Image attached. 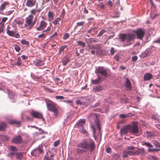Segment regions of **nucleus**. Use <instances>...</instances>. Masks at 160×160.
Instances as JSON below:
<instances>
[{"mask_svg": "<svg viewBox=\"0 0 160 160\" xmlns=\"http://www.w3.org/2000/svg\"><path fill=\"white\" fill-rule=\"evenodd\" d=\"M154 43H159L160 44V38H158V39H157L156 40L153 41V42Z\"/></svg>", "mask_w": 160, "mask_h": 160, "instance_id": "774afa93", "label": "nucleus"}, {"mask_svg": "<svg viewBox=\"0 0 160 160\" xmlns=\"http://www.w3.org/2000/svg\"><path fill=\"white\" fill-rule=\"evenodd\" d=\"M106 32V31L105 30L102 29L100 32H99L97 36L98 37L101 36L103 33L105 32Z\"/></svg>", "mask_w": 160, "mask_h": 160, "instance_id": "49530a36", "label": "nucleus"}, {"mask_svg": "<svg viewBox=\"0 0 160 160\" xmlns=\"http://www.w3.org/2000/svg\"><path fill=\"white\" fill-rule=\"evenodd\" d=\"M47 25V23L44 21H42L40 23L39 26L37 28V30L39 31L43 30Z\"/></svg>", "mask_w": 160, "mask_h": 160, "instance_id": "ddd939ff", "label": "nucleus"}, {"mask_svg": "<svg viewBox=\"0 0 160 160\" xmlns=\"http://www.w3.org/2000/svg\"><path fill=\"white\" fill-rule=\"evenodd\" d=\"M138 57L137 56H134L132 58V59L133 62H136L138 59Z\"/></svg>", "mask_w": 160, "mask_h": 160, "instance_id": "6e6d98bb", "label": "nucleus"}, {"mask_svg": "<svg viewBox=\"0 0 160 160\" xmlns=\"http://www.w3.org/2000/svg\"><path fill=\"white\" fill-rule=\"evenodd\" d=\"M8 3L6 2H4L1 5L0 8V14H2V11L5 9L6 6Z\"/></svg>", "mask_w": 160, "mask_h": 160, "instance_id": "5701e85b", "label": "nucleus"}, {"mask_svg": "<svg viewBox=\"0 0 160 160\" xmlns=\"http://www.w3.org/2000/svg\"><path fill=\"white\" fill-rule=\"evenodd\" d=\"M144 144L149 148L152 147V145L148 142H144Z\"/></svg>", "mask_w": 160, "mask_h": 160, "instance_id": "4d7b16f0", "label": "nucleus"}, {"mask_svg": "<svg viewBox=\"0 0 160 160\" xmlns=\"http://www.w3.org/2000/svg\"><path fill=\"white\" fill-rule=\"evenodd\" d=\"M14 49L17 52H19L20 50L21 49L18 46H15Z\"/></svg>", "mask_w": 160, "mask_h": 160, "instance_id": "5fc2aeb1", "label": "nucleus"}, {"mask_svg": "<svg viewBox=\"0 0 160 160\" xmlns=\"http://www.w3.org/2000/svg\"><path fill=\"white\" fill-rule=\"evenodd\" d=\"M160 151L159 149H154L152 148V147H150L148 149V151L149 152H151L152 151Z\"/></svg>", "mask_w": 160, "mask_h": 160, "instance_id": "a18cd8bd", "label": "nucleus"}, {"mask_svg": "<svg viewBox=\"0 0 160 160\" xmlns=\"http://www.w3.org/2000/svg\"><path fill=\"white\" fill-rule=\"evenodd\" d=\"M12 142L15 143H19L21 142V137L20 136H16L12 139Z\"/></svg>", "mask_w": 160, "mask_h": 160, "instance_id": "dca6fc26", "label": "nucleus"}, {"mask_svg": "<svg viewBox=\"0 0 160 160\" xmlns=\"http://www.w3.org/2000/svg\"><path fill=\"white\" fill-rule=\"evenodd\" d=\"M8 94L9 97L11 98H12L14 96V94L13 92H11L9 90H8Z\"/></svg>", "mask_w": 160, "mask_h": 160, "instance_id": "a19ab883", "label": "nucleus"}, {"mask_svg": "<svg viewBox=\"0 0 160 160\" xmlns=\"http://www.w3.org/2000/svg\"><path fill=\"white\" fill-rule=\"evenodd\" d=\"M48 16L49 18V21H51L53 19V13L52 12L49 11L48 12Z\"/></svg>", "mask_w": 160, "mask_h": 160, "instance_id": "a878e982", "label": "nucleus"}, {"mask_svg": "<svg viewBox=\"0 0 160 160\" xmlns=\"http://www.w3.org/2000/svg\"><path fill=\"white\" fill-rule=\"evenodd\" d=\"M103 88L101 85L94 86L93 87L92 90L94 92H99L103 89Z\"/></svg>", "mask_w": 160, "mask_h": 160, "instance_id": "6ab92c4d", "label": "nucleus"}, {"mask_svg": "<svg viewBox=\"0 0 160 160\" xmlns=\"http://www.w3.org/2000/svg\"><path fill=\"white\" fill-rule=\"evenodd\" d=\"M36 2V0H27L26 5L27 7H32L34 6Z\"/></svg>", "mask_w": 160, "mask_h": 160, "instance_id": "2eb2a0df", "label": "nucleus"}, {"mask_svg": "<svg viewBox=\"0 0 160 160\" xmlns=\"http://www.w3.org/2000/svg\"><path fill=\"white\" fill-rule=\"evenodd\" d=\"M8 18L7 17H3L2 19V21L1 23H2V25L3 24V27H4L5 22L8 20Z\"/></svg>", "mask_w": 160, "mask_h": 160, "instance_id": "09e8293b", "label": "nucleus"}, {"mask_svg": "<svg viewBox=\"0 0 160 160\" xmlns=\"http://www.w3.org/2000/svg\"><path fill=\"white\" fill-rule=\"evenodd\" d=\"M126 86L128 90H129L131 89V82L128 78H127L126 82Z\"/></svg>", "mask_w": 160, "mask_h": 160, "instance_id": "393cba45", "label": "nucleus"}, {"mask_svg": "<svg viewBox=\"0 0 160 160\" xmlns=\"http://www.w3.org/2000/svg\"><path fill=\"white\" fill-rule=\"evenodd\" d=\"M60 20V18H58L52 22V23L54 25H55L58 24V22Z\"/></svg>", "mask_w": 160, "mask_h": 160, "instance_id": "de8ad7c7", "label": "nucleus"}, {"mask_svg": "<svg viewBox=\"0 0 160 160\" xmlns=\"http://www.w3.org/2000/svg\"><path fill=\"white\" fill-rule=\"evenodd\" d=\"M31 14L30 15H32V17H33V15H36V16L37 15L38 17V11L36 9H32L31 11Z\"/></svg>", "mask_w": 160, "mask_h": 160, "instance_id": "c85d7f7f", "label": "nucleus"}, {"mask_svg": "<svg viewBox=\"0 0 160 160\" xmlns=\"http://www.w3.org/2000/svg\"><path fill=\"white\" fill-rule=\"evenodd\" d=\"M134 32L136 34L137 38L142 40L145 34L144 30L140 29L134 31Z\"/></svg>", "mask_w": 160, "mask_h": 160, "instance_id": "0eeeda50", "label": "nucleus"}, {"mask_svg": "<svg viewBox=\"0 0 160 160\" xmlns=\"http://www.w3.org/2000/svg\"><path fill=\"white\" fill-rule=\"evenodd\" d=\"M85 123V119H80L76 123V125L79 129V131L82 133L84 134H87V132L86 129L83 128V125Z\"/></svg>", "mask_w": 160, "mask_h": 160, "instance_id": "20e7f679", "label": "nucleus"}, {"mask_svg": "<svg viewBox=\"0 0 160 160\" xmlns=\"http://www.w3.org/2000/svg\"><path fill=\"white\" fill-rule=\"evenodd\" d=\"M83 101V105L87 106L92 102L91 97L88 96L85 97H82Z\"/></svg>", "mask_w": 160, "mask_h": 160, "instance_id": "6e6552de", "label": "nucleus"}, {"mask_svg": "<svg viewBox=\"0 0 160 160\" xmlns=\"http://www.w3.org/2000/svg\"><path fill=\"white\" fill-rule=\"evenodd\" d=\"M115 51L113 48H112L110 50V53L112 55H113Z\"/></svg>", "mask_w": 160, "mask_h": 160, "instance_id": "e2e57ef3", "label": "nucleus"}, {"mask_svg": "<svg viewBox=\"0 0 160 160\" xmlns=\"http://www.w3.org/2000/svg\"><path fill=\"white\" fill-rule=\"evenodd\" d=\"M4 28V27H3V24L2 26H0V34L3 32Z\"/></svg>", "mask_w": 160, "mask_h": 160, "instance_id": "052dcab7", "label": "nucleus"}, {"mask_svg": "<svg viewBox=\"0 0 160 160\" xmlns=\"http://www.w3.org/2000/svg\"><path fill=\"white\" fill-rule=\"evenodd\" d=\"M21 43L22 44H25L26 45H28L29 44V42L28 41H27L24 39H23L21 41Z\"/></svg>", "mask_w": 160, "mask_h": 160, "instance_id": "3c124183", "label": "nucleus"}, {"mask_svg": "<svg viewBox=\"0 0 160 160\" xmlns=\"http://www.w3.org/2000/svg\"><path fill=\"white\" fill-rule=\"evenodd\" d=\"M7 33L9 36L14 37V32L12 31H11L10 30L6 29Z\"/></svg>", "mask_w": 160, "mask_h": 160, "instance_id": "cd10ccee", "label": "nucleus"}, {"mask_svg": "<svg viewBox=\"0 0 160 160\" xmlns=\"http://www.w3.org/2000/svg\"><path fill=\"white\" fill-rule=\"evenodd\" d=\"M67 45H64L62 47L59 48V52H61L63 51H66L67 50Z\"/></svg>", "mask_w": 160, "mask_h": 160, "instance_id": "c9c22d12", "label": "nucleus"}, {"mask_svg": "<svg viewBox=\"0 0 160 160\" xmlns=\"http://www.w3.org/2000/svg\"><path fill=\"white\" fill-rule=\"evenodd\" d=\"M134 115V114L132 113H129L127 114H121L119 115V117L121 118H128Z\"/></svg>", "mask_w": 160, "mask_h": 160, "instance_id": "aec40b11", "label": "nucleus"}, {"mask_svg": "<svg viewBox=\"0 0 160 160\" xmlns=\"http://www.w3.org/2000/svg\"><path fill=\"white\" fill-rule=\"evenodd\" d=\"M42 151V149L39 146L37 148L35 149L32 151L31 153L32 155L36 157L38 156Z\"/></svg>", "mask_w": 160, "mask_h": 160, "instance_id": "f8f14e48", "label": "nucleus"}, {"mask_svg": "<svg viewBox=\"0 0 160 160\" xmlns=\"http://www.w3.org/2000/svg\"><path fill=\"white\" fill-rule=\"evenodd\" d=\"M9 152L8 153V155L11 158H12L16 153L17 149L15 147L11 146L9 148Z\"/></svg>", "mask_w": 160, "mask_h": 160, "instance_id": "1a4fd4ad", "label": "nucleus"}, {"mask_svg": "<svg viewBox=\"0 0 160 160\" xmlns=\"http://www.w3.org/2000/svg\"><path fill=\"white\" fill-rule=\"evenodd\" d=\"M15 155L17 158L21 159L22 158V154L21 152L16 153Z\"/></svg>", "mask_w": 160, "mask_h": 160, "instance_id": "79ce46f5", "label": "nucleus"}, {"mask_svg": "<svg viewBox=\"0 0 160 160\" xmlns=\"http://www.w3.org/2000/svg\"><path fill=\"white\" fill-rule=\"evenodd\" d=\"M60 141L59 140H58L57 141L54 142V145L55 147L57 146L59 144Z\"/></svg>", "mask_w": 160, "mask_h": 160, "instance_id": "13d9d810", "label": "nucleus"}, {"mask_svg": "<svg viewBox=\"0 0 160 160\" xmlns=\"http://www.w3.org/2000/svg\"><path fill=\"white\" fill-rule=\"evenodd\" d=\"M33 17L32 15H29L25 18V23L24 26L28 29L31 28L35 24L37 18V15L35 16L33 20Z\"/></svg>", "mask_w": 160, "mask_h": 160, "instance_id": "f03ea898", "label": "nucleus"}, {"mask_svg": "<svg viewBox=\"0 0 160 160\" xmlns=\"http://www.w3.org/2000/svg\"><path fill=\"white\" fill-rule=\"evenodd\" d=\"M121 102L122 103H126L128 102L129 100L127 98H123L121 100Z\"/></svg>", "mask_w": 160, "mask_h": 160, "instance_id": "4c0bfd02", "label": "nucleus"}, {"mask_svg": "<svg viewBox=\"0 0 160 160\" xmlns=\"http://www.w3.org/2000/svg\"><path fill=\"white\" fill-rule=\"evenodd\" d=\"M95 124L96 125V126L98 128L99 132L101 131V124L98 120H97L95 121Z\"/></svg>", "mask_w": 160, "mask_h": 160, "instance_id": "7c9ffc66", "label": "nucleus"}, {"mask_svg": "<svg viewBox=\"0 0 160 160\" xmlns=\"http://www.w3.org/2000/svg\"><path fill=\"white\" fill-rule=\"evenodd\" d=\"M0 138L3 141H7L8 140L9 138L7 136L2 135L1 136Z\"/></svg>", "mask_w": 160, "mask_h": 160, "instance_id": "37998d69", "label": "nucleus"}, {"mask_svg": "<svg viewBox=\"0 0 160 160\" xmlns=\"http://www.w3.org/2000/svg\"><path fill=\"white\" fill-rule=\"evenodd\" d=\"M81 148H79L77 147V151L78 153H81L83 152L84 151H85L84 150L82 149H81Z\"/></svg>", "mask_w": 160, "mask_h": 160, "instance_id": "603ef678", "label": "nucleus"}, {"mask_svg": "<svg viewBox=\"0 0 160 160\" xmlns=\"http://www.w3.org/2000/svg\"><path fill=\"white\" fill-rule=\"evenodd\" d=\"M148 55V52L147 51L144 52L142 53L140 55V57L142 58H144L147 57Z\"/></svg>", "mask_w": 160, "mask_h": 160, "instance_id": "2f4dec72", "label": "nucleus"}, {"mask_svg": "<svg viewBox=\"0 0 160 160\" xmlns=\"http://www.w3.org/2000/svg\"><path fill=\"white\" fill-rule=\"evenodd\" d=\"M127 34H121L120 35V37L122 42H124L125 39L126 40Z\"/></svg>", "mask_w": 160, "mask_h": 160, "instance_id": "473e14b6", "label": "nucleus"}, {"mask_svg": "<svg viewBox=\"0 0 160 160\" xmlns=\"http://www.w3.org/2000/svg\"><path fill=\"white\" fill-rule=\"evenodd\" d=\"M51 30V28L50 27H48L46 30L43 31L42 32L44 33V32H46L47 31H50Z\"/></svg>", "mask_w": 160, "mask_h": 160, "instance_id": "69168bd1", "label": "nucleus"}, {"mask_svg": "<svg viewBox=\"0 0 160 160\" xmlns=\"http://www.w3.org/2000/svg\"><path fill=\"white\" fill-rule=\"evenodd\" d=\"M134 37L135 35L133 34L130 33L127 34L126 40L127 42L129 43L132 40Z\"/></svg>", "mask_w": 160, "mask_h": 160, "instance_id": "a211bd4d", "label": "nucleus"}, {"mask_svg": "<svg viewBox=\"0 0 160 160\" xmlns=\"http://www.w3.org/2000/svg\"><path fill=\"white\" fill-rule=\"evenodd\" d=\"M33 62L34 64L37 67L41 66L44 64V61L43 60L38 59L34 60Z\"/></svg>", "mask_w": 160, "mask_h": 160, "instance_id": "4468645a", "label": "nucleus"}, {"mask_svg": "<svg viewBox=\"0 0 160 160\" xmlns=\"http://www.w3.org/2000/svg\"><path fill=\"white\" fill-rule=\"evenodd\" d=\"M134 153L132 151L129 150H125L123 152V157L124 158H127L129 155H134Z\"/></svg>", "mask_w": 160, "mask_h": 160, "instance_id": "f3484780", "label": "nucleus"}, {"mask_svg": "<svg viewBox=\"0 0 160 160\" xmlns=\"http://www.w3.org/2000/svg\"><path fill=\"white\" fill-rule=\"evenodd\" d=\"M152 142L153 144L156 147H158L159 149L160 148V144L158 142L155 140H153Z\"/></svg>", "mask_w": 160, "mask_h": 160, "instance_id": "58836bf2", "label": "nucleus"}, {"mask_svg": "<svg viewBox=\"0 0 160 160\" xmlns=\"http://www.w3.org/2000/svg\"><path fill=\"white\" fill-rule=\"evenodd\" d=\"M45 36V34H44V33L42 32V33L38 36V37L39 38H42Z\"/></svg>", "mask_w": 160, "mask_h": 160, "instance_id": "338daca9", "label": "nucleus"}, {"mask_svg": "<svg viewBox=\"0 0 160 160\" xmlns=\"http://www.w3.org/2000/svg\"><path fill=\"white\" fill-rule=\"evenodd\" d=\"M68 37H69L68 34L66 33L64 35L63 37V39H66L67 38H68Z\"/></svg>", "mask_w": 160, "mask_h": 160, "instance_id": "680f3d73", "label": "nucleus"}, {"mask_svg": "<svg viewBox=\"0 0 160 160\" xmlns=\"http://www.w3.org/2000/svg\"><path fill=\"white\" fill-rule=\"evenodd\" d=\"M95 72L96 73L101 74L106 77L108 75V72L106 69L102 67H97L96 69Z\"/></svg>", "mask_w": 160, "mask_h": 160, "instance_id": "423d86ee", "label": "nucleus"}, {"mask_svg": "<svg viewBox=\"0 0 160 160\" xmlns=\"http://www.w3.org/2000/svg\"><path fill=\"white\" fill-rule=\"evenodd\" d=\"M83 101L81 97L80 98V100H77L76 101V103L77 104L83 105Z\"/></svg>", "mask_w": 160, "mask_h": 160, "instance_id": "e433bc0d", "label": "nucleus"}, {"mask_svg": "<svg viewBox=\"0 0 160 160\" xmlns=\"http://www.w3.org/2000/svg\"><path fill=\"white\" fill-rule=\"evenodd\" d=\"M55 98L57 99L62 100L64 99V98L62 96H56L55 97Z\"/></svg>", "mask_w": 160, "mask_h": 160, "instance_id": "864d4df0", "label": "nucleus"}, {"mask_svg": "<svg viewBox=\"0 0 160 160\" xmlns=\"http://www.w3.org/2000/svg\"><path fill=\"white\" fill-rule=\"evenodd\" d=\"M6 127V123L4 122H2L0 124V130H4Z\"/></svg>", "mask_w": 160, "mask_h": 160, "instance_id": "c756f323", "label": "nucleus"}, {"mask_svg": "<svg viewBox=\"0 0 160 160\" xmlns=\"http://www.w3.org/2000/svg\"><path fill=\"white\" fill-rule=\"evenodd\" d=\"M130 127L129 132L132 134H136L138 132V123L136 121H133L129 124Z\"/></svg>", "mask_w": 160, "mask_h": 160, "instance_id": "39448f33", "label": "nucleus"}, {"mask_svg": "<svg viewBox=\"0 0 160 160\" xmlns=\"http://www.w3.org/2000/svg\"><path fill=\"white\" fill-rule=\"evenodd\" d=\"M77 43L79 45L82 47H84L86 46L85 43L84 42H83L81 41H78Z\"/></svg>", "mask_w": 160, "mask_h": 160, "instance_id": "c03bdc74", "label": "nucleus"}, {"mask_svg": "<svg viewBox=\"0 0 160 160\" xmlns=\"http://www.w3.org/2000/svg\"><path fill=\"white\" fill-rule=\"evenodd\" d=\"M147 136L148 138H150L153 136V133L152 132H147Z\"/></svg>", "mask_w": 160, "mask_h": 160, "instance_id": "8fccbe9b", "label": "nucleus"}, {"mask_svg": "<svg viewBox=\"0 0 160 160\" xmlns=\"http://www.w3.org/2000/svg\"><path fill=\"white\" fill-rule=\"evenodd\" d=\"M101 78L100 77H98L97 79L95 80H91V82L92 83L94 84H99L101 82Z\"/></svg>", "mask_w": 160, "mask_h": 160, "instance_id": "b1692460", "label": "nucleus"}, {"mask_svg": "<svg viewBox=\"0 0 160 160\" xmlns=\"http://www.w3.org/2000/svg\"><path fill=\"white\" fill-rule=\"evenodd\" d=\"M152 77V75L150 73H146L143 77L144 80L148 81L151 79Z\"/></svg>", "mask_w": 160, "mask_h": 160, "instance_id": "412c9836", "label": "nucleus"}, {"mask_svg": "<svg viewBox=\"0 0 160 160\" xmlns=\"http://www.w3.org/2000/svg\"><path fill=\"white\" fill-rule=\"evenodd\" d=\"M31 114L34 118L39 119L42 118L43 120L44 119L43 118L42 114L39 112L33 111L31 113Z\"/></svg>", "mask_w": 160, "mask_h": 160, "instance_id": "9b49d317", "label": "nucleus"}, {"mask_svg": "<svg viewBox=\"0 0 160 160\" xmlns=\"http://www.w3.org/2000/svg\"><path fill=\"white\" fill-rule=\"evenodd\" d=\"M69 61V58H66L62 62V65L64 66L66 65Z\"/></svg>", "mask_w": 160, "mask_h": 160, "instance_id": "ea45409f", "label": "nucleus"}, {"mask_svg": "<svg viewBox=\"0 0 160 160\" xmlns=\"http://www.w3.org/2000/svg\"><path fill=\"white\" fill-rule=\"evenodd\" d=\"M47 107L48 109L54 113V115H58L57 110L55 103L52 101L47 100L46 101Z\"/></svg>", "mask_w": 160, "mask_h": 160, "instance_id": "7ed1b4c3", "label": "nucleus"}, {"mask_svg": "<svg viewBox=\"0 0 160 160\" xmlns=\"http://www.w3.org/2000/svg\"><path fill=\"white\" fill-rule=\"evenodd\" d=\"M144 152V151L143 149L142 148L138 150L135 152V153L138 154L142 155L143 154Z\"/></svg>", "mask_w": 160, "mask_h": 160, "instance_id": "f704fd0d", "label": "nucleus"}, {"mask_svg": "<svg viewBox=\"0 0 160 160\" xmlns=\"http://www.w3.org/2000/svg\"><path fill=\"white\" fill-rule=\"evenodd\" d=\"M84 23V22L81 21V22H77V25L78 26H82L83 25Z\"/></svg>", "mask_w": 160, "mask_h": 160, "instance_id": "bf43d9fd", "label": "nucleus"}, {"mask_svg": "<svg viewBox=\"0 0 160 160\" xmlns=\"http://www.w3.org/2000/svg\"><path fill=\"white\" fill-rule=\"evenodd\" d=\"M130 126L129 124L123 127L121 129L120 133L121 135L126 134L128 132H129Z\"/></svg>", "mask_w": 160, "mask_h": 160, "instance_id": "9d476101", "label": "nucleus"}, {"mask_svg": "<svg viewBox=\"0 0 160 160\" xmlns=\"http://www.w3.org/2000/svg\"><path fill=\"white\" fill-rule=\"evenodd\" d=\"M9 122L10 124H15L18 127L20 126L21 122L19 121H16L15 120H11L9 121Z\"/></svg>", "mask_w": 160, "mask_h": 160, "instance_id": "4be33fe9", "label": "nucleus"}, {"mask_svg": "<svg viewBox=\"0 0 160 160\" xmlns=\"http://www.w3.org/2000/svg\"><path fill=\"white\" fill-rule=\"evenodd\" d=\"M14 11V10H11L8 11H7L5 12L4 13L3 12L2 14L5 15L9 16L11 14H12L13 12Z\"/></svg>", "mask_w": 160, "mask_h": 160, "instance_id": "72a5a7b5", "label": "nucleus"}, {"mask_svg": "<svg viewBox=\"0 0 160 160\" xmlns=\"http://www.w3.org/2000/svg\"><path fill=\"white\" fill-rule=\"evenodd\" d=\"M58 35V33L57 32H55L52 35L50 36V38H54V37H55L57 36V35Z\"/></svg>", "mask_w": 160, "mask_h": 160, "instance_id": "0e129e2a", "label": "nucleus"}, {"mask_svg": "<svg viewBox=\"0 0 160 160\" xmlns=\"http://www.w3.org/2000/svg\"><path fill=\"white\" fill-rule=\"evenodd\" d=\"M14 22L18 25H22L24 21L22 19H16Z\"/></svg>", "mask_w": 160, "mask_h": 160, "instance_id": "bb28decb", "label": "nucleus"}, {"mask_svg": "<svg viewBox=\"0 0 160 160\" xmlns=\"http://www.w3.org/2000/svg\"><path fill=\"white\" fill-rule=\"evenodd\" d=\"M77 147L84 149L85 151L90 150L92 151L95 147L94 141L90 139H85L83 141L79 143L77 145Z\"/></svg>", "mask_w": 160, "mask_h": 160, "instance_id": "f257e3e1", "label": "nucleus"}]
</instances>
